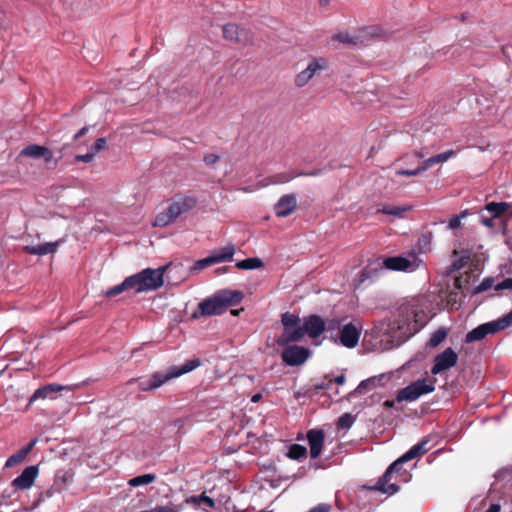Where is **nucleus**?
<instances>
[{
    "instance_id": "nucleus-22",
    "label": "nucleus",
    "mask_w": 512,
    "mask_h": 512,
    "mask_svg": "<svg viewBox=\"0 0 512 512\" xmlns=\"http://www.w3.org/2000/svg\"><path fill=\"white\" fill-rule=\"evenodd\" d=\"M429 442L430 439L428 437L422 438L420 442L412 446L406 453L403 454V459L413 460L417 457H420L430 449V447H428Z\"/></svg>"
},
{
    "instance_id": "nucleus-57",
    "label": "nucleus",
    "mask_w": 512,
    "mask_h": 512,
    "mask_svg": "<svg viewBox=\"0 0 512 512\" xmlns=\"http://www.w3.org/2000/svg\"><path fill=\"white\" fill-rule=\"evenodd\" d=\"M331 381H332V383L335 382L337 385H343L346 382V377L343 374L337 375Z\"/></svg>"
},
{
    "instance_id": "nucleus-45",
    "label": "nucleus",
    "mask_w": 512,
    "mask_h": 512,
    "mask_svg": "<svg viewBox=\"0 0 512 512\" xmlns=\"http://www.w3.org/2000/svg\"><path fill=\"white\" fill-rule=\"evenodd\" d=\"M107 145L105 138H98L94 145L91 147V152H95V155L100 152L101 150L105 149Z\"/></svg>"
},
{
    "instance_id": "nucleus-40",
    "label": "nucleus",
    "mask_w": 512,
    "mask_h": 512,
    "mask_svg": "<svg viewBox=\"0 0 512 512\" xmlns=\"http://www.w3.org/2000/svg\"><path fill=\"white\" fill-rule=\"evenodd\" d=\"M75 387H77V385H75ZM74 386H63V385H59V384H49V385H46V386H43L41 387V391L44 392L45 390H48L49 393H55V392H60V391H71L73 390Z\"/></svg>"
},
{
    "instance_id": "nucleus-44",
    "label": "nucleus",
    "mask_w": 512,
    "mask_h": 512,
    "mask_svg": "<svg viewBox=\"0 0 512 512\" xmlns=\"http://www.w3.org/2000/svg\"><path fill=\"white\" fill-rule=\"evenodd\" d=\"M364 36H371V37H380L382 34H381V29L379 27H376V26H372V27H368V28H365L362 30L361 32Z\"/></svg>"
},
{
    "instance_id": "nucleus-6",
    "label": "nucleus",
    "mask_w": 512,
    "mask_h": 512,
    "mask_svg": "<svg viewBox=\"0 0 512 512\" xmlns=\"http://www.w3.org/2000/svg\"><path fill=\"white\" fill-rule=\"evenodd\" d=\"M512 326L505 316L498 318L497 320L486 322L478 325L465 336L466 343H473L483 340L490 334H496Z\"/></svg>"
},
{
    "instance_id": "nucleus-3",
    "label": "nucleus",
    "mask_w": 512,
    "mask_h": 512,
    "mask_svg": "<svg viewBox=\"0 0 512 512\" xmlns=\"http://www.w3.org/2000/svg\"><path fill=\"white\" fill-rule=\"evenodd\" d=\"M199 365V359H192L187 361L181 367L174 366L171 367L168 371H157L153 373L149 378L139 380L138 388L144 392L155 390L167 383L169 380L194 370Z\"/></svg>"
},
{
    "instance_id": "nucleus-55",
    "label": "nucleus",
    "mask_w": 512,
    "mask_h": 512,
    "mask_svg": "<svg viewBox=\"0 0 512 512\" xmlns=\"http://www.w3.org/2000/svg\"><path fill=\"white\" fill-rule=\"evenodd\" d=\"M153 512H177L172 506H156L152 508Z\"/></svg>"
},
{
    "instance_id": "nucleus-60",
    "label": "nucleus",
    "mask_w": 512,
    "mask_h": 512,
    "mask_svg": "<svg viewBox=\"0 0 512 512\" xmlns=\"http://www.w3.org/2000/svg\"><path fill=\"white\" fill-rule=\"evenodd\" d=\"M501 506L499 504H491L485 512H500Z\"/></svg>"
},
{
    "instance_id": "nucleus-34",
    "label": "nucleus",
    "mask_w": 512,
    "mask_h": 512,
    "mask_svg": "<svg viewBox=\"0 0 512 512\" xmlns=\"http://www.w3.org/2000/svg\"><path fill=\"white\" fill-rule=\"evenodd\" d=\"M188 502L191 504H194V505H198V506L204 504L210 508L215 506L214 500L212 498L206 496L205 494H201L198 496H192L188 499Z\"/></svg>"
},
{
    "instance_id": "nucleus-1",
    "label": "nucleus",
    "mask_w": 512,
    "mask_h": 512,
    "mask_svg": "<svg viewBox=\"0 0 512 512\" xmlns=\"http://www.w3.org/2000/svg\"><path fill=\"white\" fill-rule=\"evenodd\" d=\"M428 322L427 314L417 301L401 305L393 319L375 324L372 333L384 349L405 342L419 332Z\"/></svg>"
},
{
    "instance_id": "nucleus-64",
    "label": "nucleus",
    "mask_w": 512,
    "mask_h": 512,
    "mask_svg": "<svg viewBox=\"0 0 512 512\" xmlns=\"http://www.w3.org/2000/svg\"><path fill=\"white\" fill-rule=\"evenodd\" d=\"M504 316L509 321V323L512 325V310Z\"/></svg>"
},
{
    "instance_id": "nucleus-7",
    "label": "nucleus",
    "mask_w": 512,
    "mask_h": 512,
    "mask_svg": "<svg viewBox=\"0 0 512 512\" xmlns=\"http://www.w3.org/2000/svg\"><path fill=\"white\" fill-rule=\"evenodd\" d=\"M283 325V333L277 340L278 345L285 346L291 342H298L303 338L302 330H300V318L291 313H284L281 318Z\"/></svg>"
},
{
    "instance_id": "nucleus-10",
    "label": "nucleus",
    "mask_w": 512,
    "mask_h": 512,
    "mask_svg": "<svg viewBox=\"0 0 512 512\" xmlns=\"http://www.w3.org/2000/svg\"><path fill=\"white\" fill-rule=\"evenodd\" d=\"M362 328L361 322L357 320L343 324L334 341L346 348H354L359 342Z\"/></svg>"
},
{
    "instance_id": "nucleus-16",
    "label": "nucleus",
    "mask_w": 512,
    "mask_h": 512,
    "mask_svg": "<svg viewBox=\"0 0 512 512\" xmlns=\"http://www.w3.org/2000/svg\"><path fill=\"white\" fill-rule=\"evenodd\" d=\"M390 377L386 374H379L368 379L362 380L359 385L350 393L351 396L364 394L376 387L383 386Z\"/></svg>"
},
{
    "instance_id": "nucleus-53",
    "label": "nucleus",
    "mask_w": 512,
    "mask_h": 512,
    "mask_svg": "<svg viewBox=\"0 0 512 512\" xmlns=\"http://www.w3.org/2000/svg\"><path fill=\"white\" fill-rule=\"evenodd\" d=\"M330 508L329 504L321 503L311 508L308 512H328Z\"/></svg>"
},
{
    "instance_id": "nucleus-62",
    "label": "nucleus",
    "mask_w": 512,
    "mask_h": 512,
    "mask_svg": "<svg viewBox=\"0 0 512 512\" xmlns=\"http://www.w3.org/2000/svg\"><path fill=\"white\" fill-rule=\"evenodd\" d=\"M262 398V395L260 393H257V394H254L251 398V401L253 403H257L260 401V399Z\"/></svg>"
},
{
    "instance_id": "nucleus-20",
    "label": "nucleus",
    "mask_w": 512,
    "mask_h": 512,
    "mask_svg": "<svg viewBox=\"0 0 512 512\" xmlns=\"http://www.w3.org/2000/svg\"><path fill=\"white\" fill-rule=\"evenodd\" d=\"M59 243H60L59 241H55V242H47L44 244H39L36 246H25L24 250L27 253L32 254V255L43 256V255L55 253L58 249Z\"/></svg>"
},
{
    "instance_id": "nucleus-30",
    "label": "nucleus",
    "mask_w": 512,
    "mask_h": 512,
    "mask_svg": "<svg viewBox=\"0 0 512 512\" xmlns=\"http://www.w3.org/2000/svg\"><path fill=\"white\" fill-rule=\"evenodd\" d=\"M448 331L445 327H440L433 332L427 342V346L430 348H436L439 346L447 337Z\"/></svg>"
},
{
    "instance_id": "nucleus-56",
    "label": "nucleus",
    "mask_w": 512,
    "mask_h": 512,
    "mask_svg": "<svg viewBox=\"0 0 512 512\" xmlns=\"http://www.w3.org/2000/svg\"><path fill=\"white\" fill-rule=\"evenodd\" d=\"M36 443H37V439H33L26 447L22 448L21 450L23 452H25L26 455H28L32 451V449L36 445Z\"/></svg>"
},
{
    "instance_id": "nucleus-33",
    "label": "nucleus",
    "mask_w": 512,
    "mask_h": 512,
    "mask_svg": "<svg viewBox=\"0 0 512 512\" xmlns=\"http://www.w3.org/2000/svg\"><path fill=\"white\" fill-rule=\"evenodd\" d=\"M306 454V447L300 444H292L287 452V456L293 460H301L306 457Z\"/></svg>"
},
{
    "instance_id": "nucleus-52",
    "label": "nucleus",
    "mask_w": 512,
    "mask_h": 512,
    "mask_svg": "<svg viewBox=\"0 0 512 512\" xmlns=\"http://www.w3.org/2000/svg\"><path fill=\"white\" fill-rule=\"evenodd\" d=\"M332 386V381H322L320 383H317L314 385L315 391H322V390H328Z\"/></svg>"
},
{
    "instance_id": "nucleus-58",
    "label": "nucleus",
    "mask_w": 512,
    "mask_h": 512,
    "mask_svg": "<svg viewBox=\"0 0 512 512\" xmlns=\"http://www.w3.org/2000/svg\"><path fill=\"white\" fill-rule=\"evenodd\" d=\"M494 218L495 217H491V218H485V217H482L481 218V223L484 225V226H487V227H493L494 225Z\"/></svg>"
},
{
    "instance_id": "nucleus-11",
    "label": "nucleus",
    "mask_w": 512,
    "mask_h": 512,
    "mask_svg": "<svg viewBox=\"0 0 512 512\" xmlns=\"http://www.w3.org/2000/svg\"><path fill=\"white\" fill-rule=\"evenodd\" d=\"M420 263L421 260L414 254L409 255L407 257H387L382 262L383 267L387 270L404 272H412L416 270L419 267Z\"/></svg>"
},
{
    "instance_id": "nucleus-39",
    "label": "nucleus",
    "mask_w": 512,
    "mask_h": 512,
    "mask_svg": "<svg viewBox=\"0 0 512 512\" xmlns=\"http://www.w3.org/2000/svg\"><path fill=\"white\" fill-rule=\"evenodd\" d=\"M216 264L215 259L213 255H209L208 257H205L203 259H200L194 263L193 269L194 270H202L206 267H209L211 265Z\"/></svg>"
},
{
    "instance_id": "nucleus-17",
    "label": "nucleus",
    "mask_w": 512,
    "mask_h": 512,
    "mask_svg": "<svg viewBox=\"0 0 512 512\" xmlns=\"http://www.w3.org/2000/svg\"><path fill=\"white\" fill-rule=\"evenodd\" d=\"M297 207V197L295 194L283 195L274 206V211L277 217H287Z\"/></svg>"
},
{
    "instance_id": "nucleus-49",
    "label": "nucleus",
    "mask_w": 512,
    "mask_h": 512,
    "mask_svg": "<svg viewBox=\"0 0 512 512\" xmlns=\"http://www.w3.org/2000/svg\"><path fill=\"white\" fill-rule=\"evenodd\" d=\"M494 280L492 278H485L476 288V292H484L492 287Z\"/></svg>"
},
{
    "instance_id": "nucleus-59",
    "label": "nucleus",
    "mask_w": 512,
    "mask_h": 512,
    "mask_svg": "<svg viewBox=\"0 0 512 512\" xmlns=\"http://www.w3.org/2000/svg\"><path fill=\"white\" fill-rule=\"evenodd\" d=\"M89 130V127L88 126H85L83 128H81L75 135H74V140H77L79 139L80 137L84 136Z\"/></svg>"
},
{
    "instance_id": "nucleus-54",
    "label": "nucleus",
    "mask_w": 512,
    "mask_h": 512,
    "mask_svg": "<svg viewBox=\"0 0 512 512\" xmlns=\"http://www.w3.org/2000/svg\"><path fill=\"white\" fill-rule=\"evenodd\" d=\"M375 274V271L371 267H367L364 269L360 275V280L364 282L366 279L372 278V275Z\"/></svg>"
},
{
    "instance_id": "nucleus-38",
    "label": "nucleus",
    "mask_w": 512,
    "mask_h": 512,
    "mask_svg": "<svg viewBox=\"0 0 512 512\" xmlns=\"http://www.w3.org/2000/svg\"><path fill=\"white\" fill-rule=\"evenodd\" d=\"M296 176L297 175H295L291 172L276 174L272 177L270 183L271 184L287 183V182L291 181Z\"/></svg>"
},
{
    "instance_id": "nucleus-50",
    "label": "nucleus",
    "mask_w": 512,
    "mask_h": 512,
    "mask_svg": "<svg viewBox=\"0 0 512 512\" xmlns=\"http://www.w3.org/2000/svg\"><path fill=\"white\" fill-rule=\"evenodd\" d=\"M95 157V152H88L86 154H79L75 156V159L80 162L89 163L91 162Z\"/></svg>"
},
{
    "instance_id": "nucleus-48",
    "label": "nucleus",
    "mask_w": 512,
    "mask_h": 512,
    "mask_svg": "<svg viewBox=\"0 0 512 512\" xmlns=\"http://www.w3.org/2000/svg\"><path fill=\"white\" fill-rule=\"evenodd\" d=\"M51 393L48 392V390H45L44 392L41 391V387L38 388L34 393L33 395L31 396L30 400H29V403H32L34 402L35 400L37 399H45V398H48L50 396Z\"/></svg>"
},
{
    "instance_id": "nucleus-36",
    "label": "nucleus",
    "mask_w": 512,
    "mask_h": 512,
    "mask_svg": "<svg viewBox=\"0 0 512 512\" xmlns=\"http://www.w3.org/2000/svg\"><path fill=\"white\" fill-rule=\"evenodd\" d=\"M67 481V473L65 471H57L54 478L53 488L55 491L60 492L64 489Z\"/></svg>"
},
{
    "instance_id": "nucleus-19",
    "label": "nucleus",
    "mask_w": 512,
    "mask_h": 512,
    "mask_svg": "<svg viewBox=\"0 0 512 512\" xmlns=\"http://www.w3.org/2000/svg\"><path fill=\"white\" fill-rule=\"evenodd\" d=\"M21 156H27L34 159H43L46 163L53 160V152L47 147L37 144L26 146L20 153Z\"/></svg>"
},
{
    "instance_id": "nucleus-42",
    "label": "nucleus",
    "mask_w": 512,
    "mask_h": 512,
    "mask_svg": "<svg viewBox=\"0 0 512 512\" xmlns=\"http://www.w3.org/2000/svg\"><path fill=\"white\" fill-rule=\"evenodd\" d=\"M425 171V167H423V165L417 167L416 169H400V170H397L395 173L396 175L398 176H416L422 172Z\"/></svg>"
},
{
    "instance_id": "nucleus-12",
    "label": "nucleus",
    "mask_w": 512,
    "mask_h": 512,
    "mask_svg": "<svg viewBox=\"0 0 512 512\" xmlns=\"http://www.w3.org/2000/svg\"><path fill=\"white\" fill-rule=\"evenodd\" d=\"M458 362L457 353L451 348H446L434 358V365L431 368L433 375H439L444 371L453 368Z\"/></svg>"
},
{
    "instance_id": "nucleus-41",
    "label": "nucleus",
    "mask_w": 512,
    "mask_h": 512,
    "mask_svg": "<svg viewBox=\"0 0 512 512\" xmlns=\"http://www.w3.org/2000/svg\"><path fill=\"white\" fill-rule=\"evenodd\" d=\"M342 321H343V319H339V318L329 319L327 322H325V324H326L325 330H327L330 333H332L333 331L340 332V329L343 326Z\"/></svg>"
},
{
    "instance_id": "nucleus-28",
    "label": "nucleus",
    "mask_w": 512,
    "mask_h": 512,
    "mask_svg": "<svg viewBox=\"0 0 512 512\" xmlns=\"http://www.w3.org/2000/svg\"><path fill=\"white\" fill-rule=\"evenodd\" d=\"M361 35H350L347 32H339L333 35L332 40L338 41L347 45H357L362 43Z\"/></svg>"
},
{
    "instance_id": "nucleus-8",
    "label": "nucleus",
    "mask_w": 512,
    "mask_h": 512,
    "mask_svg": "<svg viewBox=\"0 0 512 512\" xmlns=\"http://www.w3.org/2000/svg\"><path fill=\"white\" fill-rule=\"evenodd\" d=\"M435 381H429L425 378L417 379L406 387L400 389L396 395L397 402H412L422 395L429 394L435 390Z\"/></svg>"
},
{
    "instance_id": "nucleus-26",
    "label": "nucleus",
    "mask_w": 512,
    "mask_h": 512,
    "mask_svg": "<svg viewBox=\"0 0 512 512\" xmlns=\"http://www.w3.org/2000/svg\"><path fill=\"white\" fill-rule=\"evenodd\" d=\"M235 253L233 245L225 246L212 253L216 264L232 260Z\"/></svg>"
},
{
    "instance_id": "nucleus-14",
    "label": "nucleus",
    "mask_w": 512,
    "mask_h": 512,
    "mask_svg": "<svg viewBox=\"0 0 512 512\" xmlns=\"http://www.w3.org/2000/svg\"><path fill=\"white\" fill-rule=\"evenodd\" d=\"M326 329L325 321L318 315H309L303 319L300 327L303 337L307 334L311 338H317L323 334Z\"/></svg>"
},
{
    "instance_id": "nucleus-46",
    "label": "nucleus",
    "mask_w": 512,
    "mask_h": 512,
    "mask_svg": "<svg viewBox=\"0 0 512 512\" xmlns=\"http://www.w3.org/2000/svg\"><path fill=\"white\" fill-rule=\"evenodd\" d=\"M494 289L496 291L506 290V289L512 290V278H506L503 281L497 283L495 285Z\"/></svg>"
},
{
    "instance_id": "nucleus-4",
    "label": "nucleus",
    "mask_w": 512,
    "mask_h": 512,
    "mask_svg": "<svg viewBox=\"0 0 512 512\" xmlns=\"http://www.w3.org/2000/svg\"><path fill=\"white\" fill-rule=\"evenodd\" d=\"M167 266L157 269L146 268L134 275H131L134 284V292L141 293L145 291H153L160 288L164 283V272Z\"/></svg>"
},
{
    "instance_id": "nucleus-27",
    "label": "nucleus",
    "mask_w": 512,
    "mask_h": 512,
    "mask_svg": "<svg viewBox=\"0 0 512 512\" xmlns=\"http://www.w3.org/2000/svg\"><path fill=\"white\" fill-rule=\"evenodd\" d=\"M454 154H455V152L453 150H447L443 153L429 157L422 163V165H423V167H425V171H426L428 168H430L431 166H433L435 164L446 162Z\"/></svg>"
},
{
    "instance_id": "nucleus-25",
    "label": "nucleus",
    "mask_w": 512,
    "mask_h": 512,
    "mask_svg": "<svg viewBox=\"0 0 512 512\" xmlns=\"http://www.w3.org/2000/svg\"><path fill=\"white\" fill-rule=\"evenodd\" d=\"M128 290L134 291V284L132 282L131 276L125 278L122 283L115 285L112 288H109L108 290L105 291L104 294L106 297L111 298V297H115V296L123 293L124 291H128Z\"/></svg>"
},
{
    "instance_id": "nucleus-2",
    "label": "nucleus",
    "mask_w": 512,
    "mask_h": 512,
    "mask_svg": "<svg viewBox=\"0 0 512 512\" xmlns=\"http://www.w3.org/2000/svg\"><path fill=\"white\" fill-rule=\"evenodd\" d=\"M242 299V292L224 289L201 301L198 307L202 316L220 315L228 307L238 305Z\"/></svg>"
},
{
    "instance_id": "nucleus-15",
    "label": "nucleus",
    "mask_w": 512,
    "mask_h": 512,
    "mask_svg": "<svg viewBox=\"0 0 512 512\" xmlns=\"http://www.w3.org/2000/svg\"><path fill=\"white\" fill-rule=\"evenodd\" d=\"M39 469L37 465H31L26 467L22 473L16 477L11 485L16 489L26 490L32 487L35 479L37 478Z\"/></svg>"
},
{
    "instance_id": "nucleus-18",
    "label": "nucleus",
    "mask_w": 512,
    "mask_h": 512,
    "mask_svg": "<svg viewBox=\"0 0 512 512\" xmlns=\"http://www.w3.org/2000/svg\"><path fill=\"white\" fill-rule=\"evenodd\" d=\"M307 440L310 448V456L315 459L320 456L325 434L322 430L312 429L307 432Z\"/></svg>"
},
{
    "instance_id": "nucleus-47",
    "label": "nucleus",
    "mask_w": 512,
    "mask_h": 512,
    "mask_svg": "<svg viewBox=\"0 0 512 512\" xmlns=\"http://www.w3.org/2000/svg\"><path fill=\"white\" fill-rule=\"evenodd\" d=\"M219 155L215 153H207L204 155L203 161L207 166H212L219 161Z\"/></svg>"
},
{
    "instance_id": "nucleus-23",
    "label": "nucleus",
    "mask_w": 512,
    "mask_h": 512,
    "mask_svg": "<svg viewBox=\"0 0 512 512\" xmlns=\"http://www.w3.org/2000/svg\"><path fill=\"white\" fill-rule=\"evenodd\" d=\"M412 209L411 205H402V206H395V205H384L381 208H378V213L385 214V215H391L395 218H403L407 212H409Z\"/></svg>"
},
{
    "instance_id": "nucleus-63",
    "label": "nucleus",
    "mask_w": 512,
    "mask_h": 512,
    "mask_svg": "<svg viewBox=\"0 0 512 512\" xmlns=\"http://www.w3.org/2000/svg\"><path fill=\"white\" fill-rule=\"evenodd\" d=\"M384 406L387 407V408H392L394 406V401L393 400H386L384 402Z\"/></svg>"
},
{
    "instance_id": "nucleus-61",
    "label": "nucleus",
    "mask_w": 512,
    "mask_h": 512,
    "mask_svg": "<svg viewBox=\"0 0 512 512\" xmlns=\"http://www.w3.org/2000/svg\"><path fill=\"white\" fill-rule=\"evenodd\" d=\"M320 174V170H314L308 173H299L298 176H317Z\"/></svg>"
},
{
    "instance_id": "nucleus-35",
    "label": "nucleus",
    "mask_w": 512,
    "mask_h": 512,
    "mask_svg": "<svg viewBox=\"0 0 512 512\" xmlns=\"http://www.w3.org/2000/svg\"><path fill=\"white\" fill-rule=\"evenodd\" d=\"M27 457V455L25 454V452H23L21 449L19 451H17L16 453H14L13 455H11L5 462V467L6 468H11L19 463H21L22 461L25 460V458Z\"/></svg>"
},
{
    "instance_id": "nucleus-31",
    "label": "nucleus",
    "mask_w": 512,
    "mask_h": 512,
    "mask_svg": "<svg viewBox=\"0 0 512 512\" xmlns=\"http://www.w3.org/2000/svg\"><path fill=\"white\" fill-rule=\"evenodd\" d=\"M155 479H156L155 474L148 473V474H143V475H139V476L131 478L128 481V484L131 487H138V486H142V485H148V484L154 482Z\"/></svg>"
},
{
    "instance_id": "nucleus-9",
    "label": "nucleus",
    "mask_w": 512,
    "mask_h": 512,
    "mask_svg": "<svg viewBox=\"0 0 512 512\" xmlns=\"http://www.w3.org/2000/svg\"><path fill=\"white\" fill-rule=\"evenodd\" d=\"M329 66V62L324 57H315L312 58L305 69L301 70L298 74H296L294 78V84L302 88L306 86L314 76L319 74L320 72L326 70Z\"/></svg>"
},
{
    "instance_id": "nucleus-13",
    "label": "nucleus",
    "mask_w": 512,
    "mask_h": 512,
    "mask_svg": "<svg viewBox=\"0 0 512 512\" xmlns=\"http://www.w3.org/2000/svg\"><path fill=\"white\" fill-rule=\"evenodd\" d=\"M310 356L309 349L291 345L282 351V360L289 366H298L303 364Z\"/></svg>"
},
{
    "instance_id": "nucleus-5",
    "label": "nucleus",
    "mask_w": 512,
    "mask_h": 512,
    "mask_svg": "<svg viewBox=\"0 0 512 512\" xmlns=\"http://www.w3.org/2000/svg\"><path fill=\"white\" fill-rule=\"evenodd\" d=\"M196 205L192 197H183L172 202L164 211L157 214L152 225L154 227H166L173 223L182 214L189 212Z\"/></svg>"
},
{
    "instance_id": "nucleus-21",
    "label": "nucleus",
    "mask_w": 512,
    "mask_h": 512,
    "mask_svg": "<svg viewBox=\"0 0 512 512\" xmlns=\"http://www.w3.org/2000/svg\"><path fill=\"white\" fill-rule=\"evenodd\" d=\"M392 473L387 469L385 473L379 478L376 488L383 493L393 495L399 490V486L396 483L389 484Z\"/></svg>"
},
{
    "instance_id": "nucleus-37",
    "label": "nucleus",
    "mask_w": 512,
    "mask_h": 512,
    "mask_svg": "<svg viewBox=\"0 0 512 512\" xmlns=\"http://www.w3.org/2000/svg\"><path fill=\"white\" fill-rule=\"evenodd\" d=\"M355 421V417L350 413H344L338 419V427L341 429H349Z\"/></svg>"
},
{
    "instance_id": "nucleus-29",
    "label": "nucleus",
    "mask_w": 512,
    "mask_h": 512,
    "mask_svg": "<svg viewBox=\"0 0 512 512\" xmlns=\"http://www.w3.org/2000/svg\"><path fill=\"white\" fill-rule=\"evenodd\" d=\"M510 206L507 202H490L486 204L485 209L496 218L507 212Z\"/></svg>"
},
{
    "instance_id": "nucleus-43",
    "label": "nucleus",
    "mask_w": 512,
    "mask_h": 512,
    "mask_svg": "<svg viewBox=\"0 0 512 512\" xmlns=\"http://www.w3.org/2000/svg\"><path fill=\"white\" fill-rule=\"evenodd\" d=\"M408 460L403 459V455L394 461L387 469L393 474L398 473L402 469V464Z\"/></svg>"
},
{
    "instance_id": "nucleus-51",
    "label": "nucleus",
    "mask_w": 512,
    "mask_h": 512,
    "mask_svg": "<svg viewBox=\"0 0 512 512\" xmlns=\"http://www.w3.org/2000/svg\"><path fill=\"white\" fill-rule=\"evenodd\" d=\"M464 216H465V213H463V215L454 216L453 218H451L449 221V224H448L449 229L454 230V229L459 228L461 225V218Z\"/></svg>"
},
{
    "instance_id": "nucleus-32",
    "label": "nucleus",
    "mask_w": 512,
    "mask_h": 512,
    "mask_svg": "<svg viewBox=\"0 0 512 512\" xmlns=\"http://www.w3.org/2000/svg\"><path fill=\"white\" fill-rule=\"evenodd\" d=\"M263 266V262L259 258H247L244 260H240L236 263V267L238 269L243 270H252V269H258Z\"/></svg>"
},
{
    "instance_id": "nucleus-24",
    "label": "nucleus",
    "mask_w": 512,
    "mask_h": 512,
    "mask_svg": "<svg viewBox=\"0 0 512 512\" xmlns=\"http://www.w3.org/2000/svg\"><path fill=\"white\" fill-rule=\"evenodd\" d=\"M223 36L226 40L241 42V35L244 33L243 29H240L236 24H226L223 26Z\"/></svg>"
}]
</instances>
